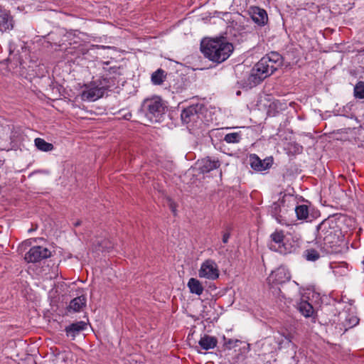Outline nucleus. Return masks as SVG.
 Returning a JSON list of instances; mask_svg holds the SVG:
<instances>
[{"mask_svg":"<svg viewBox=\"0 0 364 364\" xmlns=\"http://www.w3.org/2000/svg\"><path fill=\"white\" fill-rule=\"evenodd\" d=\"M296 306L297 310L306 318L312 317L314 319L315 316H318L312 304L304 299V295L300 298L299 301L296 302Z\"/></svg>","mask_w":364,"mask_h":364,"instance_id":"f3484780","label":"nucleus"},{"mask_svg":"<svg viewBox=\"0 0 364 364\" xmlns=\"http://www.w3.org/2000/svg\"><path fill=\"white\" fill-rule=\"evenodd\" d=\"M132 117V113L130 112H129L128 113H127L126 114H124L122 118L125 120H130Z\"/></svg>","mask_w":364,"mask_h":364,"instance_id":"79ce46f5","label":"nucleus"},{"mask_svg":"<svg viewBox=\"0 0 364 364\" xmlns=\"http://www.w3.org/2000/svg\"><path fill=\"white\" fill-rule=\"evenodd\" d=\"M346 321H348V326H349L350 328H351V327L355 326V325H357L358 323L359 318L358 317H356V316H352L349 319L346 318Z\"/></svg>","mask_w":364,"mask_h":364,"instance_id":"58836bf2","label":"nucleus"},{"mask_svg":"<svg viewBox=\"0 0 364 364\" xmlns=\"http://www.w3.org/2000/svg\"><path fill=\"white\" fill-rule=\"evenodd\" d=\"M317 245V247L319 248V250H317L316 248L310 247L305 250L304 252V257L306 260L311 261V262H315L318 260L321 257V251L320 250V245H318V241L316 240V242L315 243Z\"/></svg>","mask_w":364,"mask_h":364,"instance_id":"bb28decb","label":"nucleus"},{"mask_svg":"<svg viewBox=\"0 0 364 364\" xmlns=\"http://www.w3.org/2000/svg\"><path fill=\"white\" fill-rule=\"evenodd\" d=\"M291 278L289 271L285 267L280 266L272 271L267 277V283L279 284L282 285L290 281Z\"/></svg>","mask_w":364,"mask_h":364,"instance_id":"f8f14e48","label":"nucleus"},{"mask_svg":"<svg viewBox=\"0 0 364 364\" xmlns=\"http://www.w3.org/2000/svg\"><path fill=\"white\" fill-rule=\"evenodd\" d=\"M250 167L257 172H261L269 169L274 163L272 156H267L262 160L257 154H251L249 156Z\"/></svg>","mask_w":364,"mask_h":364,"instance_id":"9b49d317","label":"nucleus"},{"mask_svg":"<svg viewBox=\"0 0 364 364\" xmlns=\"http://www.w3.org/2000/svg\"><path fill=\"white\" fill-rule=\"evenodd\" d=\"M285 196L282 197V199H279L278 201L274 202L272 205L270 206L269 212L273 218H274L278 223L281 224H287L288 221L286 218V216L281 214L282 213V205L284 206L285 203Z\"/></svg>","mask_w":364,"mask_h":364,"instance_id":"a211bd4d","label":"nucleus"},{"mask_svg":"<svg viewBox=\"0 0 364 364\" xmlns=\"http://www.w3.org/2000/svg\"><path fill=\"white\" fill-rule=\"evenodd\" d=\"M86 304L87 298L85 295L82 294L73 299L70 301V304L67 306L66 309L70 313L80 312L82 311L85 307H86Z\"/></svg>","mask_w":364,"mask_h":364,"instance_id":"aec40b11","label":"nucleus"},{"mask_svg":"<svg viewBox=\"0 0 364 364\" xmlns=\"http://www.w3.org/2000/svg\"><path fill=\"white\" fill-rule=\"evenodd\" d=\"M81 225V221L80 220H77L76 223H75L74 225L75 227H77V226H80Z\"/></svg>","mask_w":364,"mask_h":364,"instance_id":"37998d69","label":"nucleus"},{"mask_svg":"<svg viewBox=\"0 0 364 364\" xmlns=\"http://www.w3.org/2000/svg\"><path fill=\"white\" fill-rule=\"evenodd\" d=\"M36 228H37V225L36 226V228H35V227H33V230H36Z\"/></svg>","mask_w":364,"mask_h":364,"instance_id":"49530a36","label":"nucleus"},{"mask_svg":"<svg viewBox=\"0 0 364 364\" xmlns=\"http://www.w3.org/2000/svg\"><path fill=\"white\" fill-rule=\"evenodd\" d=\"M294 335L287 329L279 331L273 337L265 338L262 343L264 353H272L280 350L283 348L289 347L292 343Z\"/></svg>","mask_w":364,"mask_h":364,"instance_id":"7ed1b4c3","label":"nucleus"},{"mask_svg":"<svg viewBox=\"0 0 364 364\" xmlns=\"http://www.w3.org/2000/svg\"><path fill=\"white\" fill-rule=\"evenodd\" d=\"M230 237V231L229 230H228L225 232H223V238H222L223 242L224 244L228 243Z\"/></svg>","mask_w":364,"mask_h":364,"instance_id":"ea45409f","label":"nucleus"},{"mask_svg":"<svg viewBox=\"0 0 364 364\" xmlns=\"http://www.w3.org/2000/svg\"><path fill=\"white\" fill-rule=\"evenodd\" d=\"M188 80L183 75L178 74V73L168 74V87L173 93H180L185 90L188 87Z\"/></svg>","mask_w":364,"mask_h":364,"instance_id":"1a4fd4ad","label":"nucleus"},{"mask_svg":"<svg viewBox=\"0 0 364 364\" xmlns=\"http://www.w3.org/2000/svg\"><path fill=\"white\" fill-rule=\"evenodd\" d=\"M296 218L299 220H307L309 216V206L305 204L298 205L294 208Z\"/></svg>","mask_w":364,"mask_h":364,"instance_id":"cd10ccee","label":"nucleus"},{"mask_svg":"<svg viewBox=\"0 0 364 364\" xmlns=\"http://www.w3.org/2000/svg\"><path fill=\"white\" fill-rule=\"evenodd\" d=\"M198 276L200 278L217 279L220 276V271L216 262L210 259L204 261L198 271Z\"/></svg>","mask_w":364,"mask_h":364,"instance_id":"9d476101","label":"nucleus"},{"mask_svg":"<svg viewBox=\"0 0 364 364\" xmlns=\"http://www.w3.org/2000/svg\"><path fill=\"white\" fill-rule=\"evenodd\" d=\"M220 161L218 159L206 156L198 160L196 162L197 168L199 173L206 174L211 171L218 169L220 166Z\"/></svg>","mask_w":364,"mask_h":364,"instance_id":"ddd939ff","label":"nucleus"},{"mask_svg":"<svg viewBox=\"0 0 364 364\" xmlns=\"http://www.w3.org/2000/svg\"><path fill=\"white\" fill-rule=\"evenodd\" d=\"M242 139L241 134L237 132H232L227 134L225 136L223 140L226 141L227 143H232V144H237Z\"/></svg>","mask_w":364,"mask_h":364,"instance_id":"72a5a7b5","label":"nucleus"},{"mask_svg":"<svg viewBox=\"0 0 364 364\" xmlns=\"http://www.w3.org/2000/svg\"><path fill=\"white\" fill-rule=\"evenodd\" d=\"M119 76L108 75L101 73L99 79L92 81V85H98L105 87L108 91H111L112 88L117 87L119 82L118 77Z\"/></svg>","mask_w":364,"mask_h":364,"instance_id":"dca6fc26","label":"nucleus"},{"mask_svg":"<svg viewBox=\"0 0 364 364\" xmlns=\"http://www.w3.org/2000/svg\"><path fill=\"white\" fill-rule=\"evenodd\" d=\"M267 58H264L263 57L256 63L258 66L257 69H261V70L264 73V76L267 77L272 75L274 71L272 70V68H270L269 64L266 60Z\"/></svg>","mask_w":364,"mask_h":364,"instance_id":"7c9ffc66","label":"nucleus"},{"mask_svg":"<svg viewBox=\"0 0 364 364\" xmlns=\"http://www.w3.org/2000/svg\"><path fill=\"white\" fill-rule=\"evenodd\" d=\"M169 200L171 202L170 204H169L170 209L171 210V211L175 215V213L176 211V204L173 201H172L171 199H169Z\"/></svg>","mask_w":364,"mask_h":364,"instance_id":"a19ab883","label":"nucleus"},{"mask_svg":"<svg viewBox=\"0 0 364 364\" xmlns=\"http://www.w3.org/2000/svg\"><path fill=\"white\" fill-rule=\"evenodd\" d=\"M95 87L96 100L104 96L106 91H108L105 87L98 85H94Z\"/></svg>","mask_w":364,"mask_h":364,"instance_id":"4c0bfd02","label":"nucleus"},{"mask_svg":"<svg viewBox=\"0 0 364 364\" xmlns=\"http://www.w3.org/2000/svg\"><path fill=\"white\" fill-rule=\"evenodd\" d=\"M217 343L218 339L216 337L206 334L201 337L198 341L200 348L205 350L214 348L217 346Z\"/></svg>","mask_w":364,"mask_h":364,"instance_id":"5701e85b","label":"nucleus"},{"mask_svg":"<svg viewBox=\"0 0 364 364\" xmlns=\"http://www.w3.org/2000/svg\"><path fill=\"white\" fill-rule=\"evenodd\" d=\"M269 287V291L272 294V295L276 298H279L280 296L284 297V295H282V291L279 287L281 284H271L267 283Z\"/></svg>","mask_w":364,"mask_h":364,"instance_id":"c9c22d12","label":"nucleus"},{"mask_svg":"<svg viewBox=\"0 0 364 364\" xmlns=\"http://www.w3.org/2000/svg\"><path fill=\"white\" fill-rule=\"evenodd\" d=\"M257 68L258 66L255 64L251 69L247 79H242L237 82L240 88L251 89L259 85L267 77L264 76V73L261 69H257Z\"/></svg>","mask_w":364,"mask_h":364,"instance_id":"0eeeda50","label":"nucleus"},{"mask_svg":"<svg viewBox=\"0 0 364 364\" xmlns=\"http://www.w3.org/2000/svg\"><path fill=\"white\" fill-rule=\"evenodd\" d=\"M287 107L286 103L282 102L279 100H274L268 107L267 115L269 117H275L282 110L287 109Z\"/></svg>","mask_w":364,"mask_h":364,"instance_id":"4be33fe9","label":"nucleus"},{"mask_svg":"<svg viewBox=\"0 0 364 364\" xmlns=\"http://www.w3.org/2000/svg\"><path fill=\"white\" fill-rule=\"evenodd\" d=\"M168 76V75L165 70L159 68L151 74V81L154 85H161Z\"/></svg>","mask_w":364,"mask_h":364,"instance_id":"a878e982","label":"nucleus"},{"mask_svg":"<svg viewBox=\"0 0 364 364\" xmlns=\"http://www.w3.org/2000/svg\"><path fill=\"white\" fill-rule=\"evenodd\" d=\"M96 95H95V87L93 85L92 87H90L87 90H85L81 93V98L82 100H96Z\"/></svg>","mask_w":364,"mask_h":364,"instance_id":"2f4dec72","label":"nucleus"},{"mask_svg":"<svg viewBox=\"0 0 364 364\" xmlns=\"http://www.w3.org/2000/svg\"><path fill=\"white\" fill-rule=\"evenodd\" d=\"M354 97L356 99H364V81H358L354 87Z\"/></svg>","mask_w":364,"mask_h":364,"instance_id":"473e14b6","label":"nucleus"},{"mask_svg":"<svg viewBox=\"0 0 364 364\" xmlns=\"http://www.w3.org/2000/svg\"><path fill=\"white\" fill-rule=\"evenodd\" d=\"M249 13L251 18L257 26L262 27L267 24L269 18L265 9L259 6H251Z\"/></svg>","mask_w":364,"mask_h":364,"instance_id":"4468645a","label":"nucleus"},{"mask_svg":"<svg viewBox=\"0 0 364 364\" xmlns=\"http://www.w3.org/2000/svg\"><path fill=\"white\" fill-rule=\"evenodd\" d=\"M223 346L225 349H232L235 347L239 346V344H242V342L238 339H232V338H227L225 336H223Z\"/></svg>","mask_w":364,"mask_h":364,"instance_id":"f704fd0d","label":"nucleus"},{"mask_svg":"<svg viewBox=\"0 0 364 364\" xmlns=\"http://www.w3.org/2000/svg\"><path fill=\"white\" fill-rule=\"evenodd\" d=\"M52 256L51 251L47 247L36 245L30 248L24 256L27 263H38Z\"/></svg>","mask_w":364,"mask_h":364,"instance_id":"6e6552de","label":"nucleus"},{"mask_svg":"<svg viewBox=\"0 0 364 364\" xmlns=\"http://www.w3.org/2000/svg\"><path fill=\"white\" fill-rule=\"evenodd\" d=\"M319 323H323V324H326L327 321L326 320H321V321H319Z\"/></svg>","mask_w":364,"mask_h":364,"instance_id":"c03bdc74","label":"nucleus"},{"mask_svg":"<svg viewBox=\"0 0 364 364\" xmlns=\"http://www.w3.org/2000/svg\"><path fill=\"white\" fill-rule=\"evenodd\" d=\"M13 16L9 14H0V31L5 32L14 28Z\"/></svg>","mask_w":364,"mask_h":364,"instance_id":"b1692460","label":"nucleus"},{"mask_svg":"<svg viewBox=\"0 0 364 364\" xmlns=\"http://www.w3.org/2000/svg\"><path fill=\"white\" fill-rule=\"evenodd\" d=\"M205 110V107L203 104L196 103L184 108L181 114V119L183 124L187 125L192 124L200 119V114Z\"/></svg>","mask_w":364,"mask_h":364,"instance_id":"423d86ee","label":"nucleus"},{"mask_svg":"<svg viewBox=\"0 0 364 364\" xmlns=\"http://www.w3.org/2000/svg\"><path fill=\"white\" fill-rule=\"evenodd\" d=\"M6 61L11 69H16L18 67L20 68V71L24 73L28 71L30 68H33L36 65L35 62L30 61L32 65H28L27 62L21 58L19 54H16L12 58H8Z\"/></svg>","mask_w":364,"mask_h":364,"instance_id":"2eb2a0df","label":"nucleus"},{"mask_svg":"<svg viewBox=\"0 0 364 364\" xmlns=\"http://www.w3.org/2000/svg\"><path fill=\"white\" fill-rule=\"evenodd\" d=\"M87 323L83 321H77L65 326V331L67 337L74 340L82 331L87 328Z\"/></svg>","mask_w":364,"mask_h":364,"instance_id":"6ab92c4d","label":"nucleus"},{"mask_svg":"<svg viewBox=\"0 0 364 364\" xmlns=\"http://www.w3.org/2000/svg\"><path fill=\"white\" fill-rule=\"evenodd\" d=\"M166 108L163 100L159 96L145 99L141 106L140 111L149 119L161 117ZM157 119H156V121Z\"/></svg>","mask_w":364,"mask_h":364,"instance_id":"39448f33","label":"nucleus"},{"mask_svg":"<svg viewBox=\"0 0 364 364\" xmlns=\"http://www.w3.org/2000/svg\"><path fill=\"white\" fill-rule=\"evenodd\" d=\"M271 242L275 245H269V248L282 255H287L296 252L299 246L294 240L286 238L284 232L282 230H276L270 235Z\"/></svg>","mask_w":364,"mask_h":364,"instance_id":"20e7f679","label":"nucleus"},{"mask_svg":"<svg viewBox=\"0 0 364 364\" xmlns=\"http://www.w3.org/2000/svg\"><path fill=\"white\" fill-rule=\"evenodd\" d=\"M289 151L292 155L299 154L303 151V146L296 142H291L289 144Z\"/></svg>","mask_w":364,"mask_h":364,"instance_id":"e433bc0d","label":"nucleus"},{"mask_svg":"<svg viewBox=\"0 0 364 364\" xmlns=\"http://www.w3.org/2000/svg\"><path fill=\"white\" fill-rule=\"evenodd\" d=\"M236 94H237V95H240L241 92L240 91H237Z\"/></svg>","mask_w":364,"mask_h":364,"instance_id":"a18cd8bd","label":"nucleus"},{"mask_svg":"<svg viewBox=\"0 0 364 364\" xmlns=\"http://www.w3.org/2000/svg\"><path fill=\"white\" fill-rule=\"evenodd\" d=\"M267 62L269 64L270 68L274 72L283 65L284 58L278 52L272 51L266 54L264 57Z\"/></svg>","mask_w":364,"mask_h":364,"instance_id":"412c9836","label":"nucleus"},{"mask_svg":"<svg viewBox=\"0 0 364 364\" xmlns=\"http://www.w3.org/2000/svg\"><path fill=\"white\" fill-rule=\"evenodd\" d=\"M187 286L191 294H195L198 296H200L204 290L202 283L196 278L189 279Z\"/></svg>","mask_w":364,"mask_h":364,"instance_id":"393cba45","label":"nucleus"},{"mask_svg":"<svg viewBox=\"0 0 364 364\" xmlns=\"http://www.w3.org/2000/svg\"><path fill=\"white\" fill-rule=\"evenodd\" d=\"M341 230L331 216L323 220L316 227V240H323L320 250L323 254L333 255L341 252Z\"/></svg>","mask_w":364,"mask_h":364,"instance_id":"f257e3e1","label":"nucleus"},{"mask_svg":"<svg viewBox=\"0 0 364 364\" xmlns=\"http://www.w3.org/2000/svg\"><path fill=\"white\" fill-rule=\"evenodd\" d=\"M102 63L104 65L102 68V73L108 75L120 76L121 73L119 72V67L110 65L109 61L103 62Z\"/></svg>","mask_w":364,"mask_h":364,"instance_id":"c85d7f7f","label":"nucleus"},{"mask_svg":"<svg viewBox=\"0 0 364 364\" xmlns=\"http://www.w3.org/2000/svg\"><path fill=\"white\" fill-rule=\"evenodd\" d=\"M36 147L42 151H50L54 149V146L51 143L46 141L43 139L36 138L34 140Z\"/></svg>","mask_w":364,"mask_h":364,"instance_id":"c756f323","label":"nucleus"},{"mask_svg":"<svg viewBox=\"0 0 364 364\" xmlns=\"http://www.w3.org/2000/svg\"><path fill=\"white\" fill-rule=\"evenodd\" d=\"M234 50L232 43L223 36L205 38L200 42V51L209 60L220 64L225 61Z\"/></svg>","mask_w":364,"mask_h":364,"instance_id":"f03ea898","label":"nucleus"}]
</instances>
